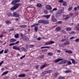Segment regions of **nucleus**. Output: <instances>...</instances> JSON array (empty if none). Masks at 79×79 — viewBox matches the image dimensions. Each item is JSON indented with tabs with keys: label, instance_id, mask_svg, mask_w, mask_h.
I'll return each mask as SVG.
<instances>
[{
	"label": "nucleus",
	"instance_id": "obj_63",
	"mask_svg": "<svg viewBox=\"0 0 79 79\" xmlns=\"http://www.w3.org/2000/svg\"><path fill=\"white\" fill-rule=\"evenodd\" d=\"M42 48H46L45 47H42L41 48V49H42Z\"/></svg>",
	"mask_w": 79,
	"mask_h": 79
},
{
	"label": "nucleus",
	"instance_id": "obj_44",
	"mask_svg": "<svg viewBox=\"0 0 79 79\" xmlns=\"http://www.w3.org/2000/svg\"><path fill=\"white\" fill-rule=\"evenodd\" d=\"M26 49L27 50V49H28V48H29V45H27V44H26Z\"/></svg>",
	"mask_w": 79,
	"mask_h": 79
},
{
	"label": "nucleus",
	"instance_id": "obj_23",
	"mask_svg": "<svg viewBox=\"0 0 79 79\" xmlns=\"http://www.w3.org/2000/svg\"><path fill=\"white\" fill-rule=\"evenodd\" d=\"M45 66H46V64H45L44 65L40 67V69H43V68H45Z\"/></svg>",
	"mask_w": 79,
	"mask_h": 79
},
{
	"label": "nucleus",
	"instance_id": "obj_19",
	"mask_svg": "<svg viewBox=\"0 0 79 79\" xmlns=\"http://www.w3.org/2000/svg\"><path fill=\"white\" fill-rule=\"evenodd\" d=\"M21 50L22 51L24 52H27V49L25 48L24 47L22 48Z\"/></svg>",
	"mask_w": 79,
	"mask_h": 79
},
{
	"label": "nucleus",
	"instance_id": "obj_58",
	"mask_svg": "<svg viewBox=\"0 0 79 79\" xmlns=\"http://www.w3.org/2000/svg\"><path fill=\"white\" fill-rule=\"evenodd\" d=\"M44 55L41 56H40V58H44Z\"/></svg>",
	"mask_w": 79,
	"mask_h": 79
},
{
	"label": "nucleus",
	"instance_id": "obj_34",
	"mask_svg": "<svg viewBox=\"0 0 79 79\" xmlns=\"http://www.w3.org/2000/svg\"><path fill=\"white\" fill-rule=\"evenodd\" d=\"M8 52V49H6L4 51V53H7Z\"/></svg>",
	"mask_w": 79,
	"mask_h": 79
},
{
	"label": "nucleus",
	"instance_id": "obj_30",
	"mask_svg": "<svg viewBox=\"0 0 79 79\" xmlns=\"http://www.w3.org/2000/svg\"><path fill=\"white\" fill-rule=\"evenodd\" d=\"M69 18V15H67L66 16V18L64 19L65 20H67V19H68Z\"/></svg>",
	"mask_w": 79,
	"mask_h": 79
},
{
	"label": "nucleus",
	"instance_id": "obj_41",
	"mask_svg": "<svg viewBox=\"0 0 79 79\" xmlns=\"http://www.w3.org/2000/svg\"><path fill=\"white\" fill-rule=\"evenodd\" d=\"M15 45V43H10L9 45V46H12L13 45Z\"/></svg>",
	"mask_w": 79,
	"mask_h": 79
},
{
	"label": "nucleus",
	"instance_id": "obj_22",
	"mask_svg": "<svg viewBox=\"0 0 79 79\" xmlns=\"http://www.w3.org/2000/svg\"><path fill=\"white\" fill-rule=\"evenodd\" d=\"M66 31H69L71 30V28L70 27H67L66 28Z\"/></svg>",
	"mask_w": 79,
	"mask_h": 79
},
{
	"label": "nucleus",
	"instance_id": "obj_31",
	"mask_svg": "<svg viewBox=\"0 0 79 79\" xmlns=\"http://www.w3.org/2000/svg\"><path fill=\"white\" fill-rule=\"evenodd\" d=\"M48 55H49V56H52L53 55V53H52V52H49L48 53Z\"/></svg>",
	"mask_w": 79,
	"mask_h": 79
},
{
	"label": "nucleus",
	"instance_id": "obj_6",
	"mask_svg": "<svg viewBox=\"0 0 79 79\" xmlns=\"http://www.w3.org/2000/svg\"><path fill=\"white\" fill-rule=\"evenodd\" d=\"M16 17V18L17 17H19V14L16 12H14L13 13V17Z\"/></svg>",
	"mask_w": 79,
	"mask_h": 79
},
{
	"label": "nucleus",
	"instance_id": "obj_33",
	"mask_svg": "<svg viewBox=\"0 0 79 79\" xmlns=\"http://www.w3.org/2000/svg\"><path fill=\"white\" fill-rule=\"evenodd\" d=\"M56 10H57V9H56V8H54V9H53L52 10L50 11V12H53V11H56Z\"/></svg>",
	"mask_w": 79,
	"mask_h": 79
},
{
	"label": "nucleus",
	"instance_id": "obj_3",
	"mask_svg": "<svg viewBox=\"0 0 79 79\" xmlns=\"http://www.w3.org/2000/svg\"><path fill=\"white\" fill-rule=\"evenodd\" d=\"M38 23L45 24L49 23V22H48V21L45 20H40L38 21Z\"/></svg>",
	"mask_w": 79,
	"mask_h": 79
},
{
	"label": "nucleus",
	"instance_id": "obj_21",
	"mask_svg": "<svg viewBox=\"0 0 79 79\" xmlns=\"http://www.w3.org/2000/svg\"><path fill=\"white\" fill-rule=\"evenodd\" d=\"M36 6L37 7H41V6H42V4L40 3H38L36 5Z\"/></svg>",
	"mask_w": 79,
	"mask_h": 79
},
{
	"label": "nucleus",
	"instance_id": "obj_51",
	"mask_svg": "<svg viewBox=\"0 0 79 79\" xmlns=\"http://www.w3.org/2000/svg\"><path fill=\"white\" fill-rule=\"evenodd\" d=\"M68 44L66 43L65 42V43H64L63 44V45H67Z\"/></svg>",
	"mask_w": 79,
	"mask_h": 79
},
{
	"label": "nucleus",
	"instance_id": "obj_59",
	"mask_svg": "<svg viewBox=\"0 0 79 79\" xmlns=\"http://www.w3.org/2000/svg\"><path fill=\"white\" fill-rule=\"evenodd\" d=\"M19 43V41H17L15 42V43H14V44H18Z\"/></svg>",
	"mask_w": 79,
	"mask_h": 79
},
{
	"label": "nucleus",
	"instance_id": "obj_49",
	"mask_svg": "<svg viewBox=\"0 0 79 79\" xmlns=\"http://www.w3.org/2000/svg\"><path fill=\"white\" fill-rule=\"evenodd\" d=\"M65 42H66V43L67 44V45L69 44V41H66Z\"/></svg>",
	"mask_w": 79,
	"mask_h": 79
},
{
	"label": "nucleus",
	"instance_id": "obj_61",
	"mask_svg": "<svg viewBox=\"0 0 79 79\" xmlns=\"http://www.w3.org/2000/svg\"><path fill=\"white\" fill-rule=\"evenodd\" d=\"M35 24H34L33 25H31V27H35Z\"/></svg>",
	"mask_w": 79,
	"mask_h": 79
},
{
	"label": "nucleus",
	"instance_id": "obj_4",
	"mask_svg": "<svg viewBox=\"0 0 79 79\" xmlns=\"http://www.w3.org/2000/svg\"><path fill=\"white\" fill-rule=\"evenodd\" d=\"M13 48L14 50H21L20 48L16 46H14L13 47Z\"/></svg>",
	"mask_w": 79,
	"mask_h": 79
},
{
	"label": "nucleus",
	"instance_id": "obj_43",
	"mask_svg": "<svg viewBox=\"0 0 79 79\" xmlns=\"http://www.w3.org/2000/svg\"><path fill=\"white\" fill-rule=\"evenodd\" d=\"M47 50H48L47 49H43L42 50V52H47Z\"/></svg>",
	"mask_w": 79,
	"mask_h": 79
},
{
	"label": "nucleus",
	"instance_id": "obj_36",
	"mask_svg": "<svg viewBox=\"0 0 79 79\" xmlns=\"http://www.w3.org/2000/svg\"><path fill=\"white\" fill-rule=\"evenodd\" d=\"M72 6H71L70 7H69L68 9V11H71V10H72Z\"/></svg>",
	"mask_w": 79,
	"mask_h": 79
},
{
	"label": "nucleus",
	"instance_id": "obj_60",
	"mask_svg": "<svg viewBox=\"0 0 79 79\" xmlns=\"http://www.w3.org/2000/svg\"><path fill=\"white\" fill-rule=\"evenodd\" d=\"M3 63V61H2L0 63V66Z\"/></svg>",
	"mask_w": 79,
	"mask_h": 79
},
{
	"label": "nucleus",
	"instance_id": "obj_16",
	"mask_svg": "<svg viewBox=\"0 0 79 79\" xmlns=\"http://www.w3.org/2000/svg\"><path fill=\"white\" fill-rule=\"evenodd\" d=\"M27 27V26L25 25H23L19 26V27H21V28H24L25 27Z\"/></svg>",
	"mask_w": 79,
	"mask_h": 79
},
{
	"label": "nucleus",
	"instance_id": "obj_64",
	"mask_svg": "<svg viewBox=\"0 0 79 79\" xmlns=\"http://www.w3.org/2000/svg\"><path fill=\"white\" fill-rule=\"evenodd\" d=\"M58 76V73H56L55 74V77H56V76Z\"/></svg>",
	"mask_w": 79,
	"mask_h": 79
},
{
	"label": "nucleus",
	"instance_id": "obj_50",
	"mask_svg": "<svg viewBox=\"0 0 79 79\" xmlns=\"http://www.w3.org/2000/svg\"><path fill=\"white\" fill-rule=\"evenodd\" d=\"M3 52H4V50H2L0 52V54H2V53H3Z\"/></svg>",
	"mask_w": 79,
	"mask_h": 79
},
{
	"label": "nucleus",
	"instance_id": "obj_17",
	"mask_svg": "<svg viewBox=\"0 0 79 79\" xmlns=\"http://www.w3.org/2000/svg\"><path fill=\"white\" fill-rule=\"evenodd\" d=\"M66 53H72L73 51L71 50H66L65 51Z\"/></svg>",
	"mask_w": 79,
	"mask_h": 79
},
{
	"label": "nucleus",
	"instance_id": "obj_28",
	"mask_svg": "<svg viewBox=\"0 0 79 79\" xmlns=\"http://www.w3.org/2000/svg\"><path fill=\"white\" fill-rule=\"evenodd\" d=\"M65 73H71V70H67L65 71Z\"/></svg>",
	"mask_w": 79,
	"mask_h": 79
},
{
	"label": "nucleus",
	"instance_id": "obj_46",
	"mask_svg": "<svg viewBox=\"0 0 79 79\" xmlns=\"http://www.w3.org/2000/svg\"><path fill=\"white\" fill-rule=\"evenodd\" d=\"M43 73L44 74H47L48 73L47 72V71H44V72Z\"/></svg>",
	"mask_w": 79,
	"mask_h": 79
},
{
	"label": "nucleus",
	"instance_id": "obj_47",
	"mask_svg": "<svg viewBox=\"0 0 79 79\" xmlns=\"http://www.w3.org/2000/svg\"><path fill=\"white\" fill-rule=\"evenodd\" d=\"M59 2H60V3H63V2H64V1L63 0H59Z\"/></svg>",
	"mask_w": 79,
	"mask_h": 79
},
{
	"label": "nucleus",
	"instance_id": "obj_18",
	"mask_svg": "<svg viewBox=\"0 0 79 79\" xmlns=\"http://www.w3.org/2000/svg\"><path fill=\"white\" fill-rule=\"evenodd\" d=\"M14 37L15 39H18V38H19V34L17 33L15 34L14 35Z\"/></svg>",
	"mask_w": 79,
	"mask_h": 79
},
{
	"label": "nucleus",
	"instance_id": "obj_55",
	"mask_svg": "<svg viewBox=\"0 0 79 79\" xmlns=\"http://www.w3.org/2000/svg\"><path fill=\"white\" fill-rule=\"evenodd\" d=\"M44 13H45L46 14H47V13H48V12L47 10H45L44 11Z\"/></svg>",
	"mask_w": 79,
	"mask_h": 79
},
{
	"label": "nucleus",
	"instance_id": "obj_10",
	"mask_svg": "<svg viewBox=\"0 0 79 79\" xmlns=\"http://www.w3.org/2000/svg\"><path fill=\"white\" fill-rule=\"evenodd\" d=\"M17 40L13 38L10 39L9 41L11 43H13V42H16V41Z\"/></svg>",
	"mask_w": 79,
	"mask_h": 79
},
{
	"label": "nucleus",
	"instance_id": "obj_48",
	"mask_svg": "<svg viewBox=\"0 0 79 79\" xmlns=\"http://www.w3.org/2000/svg\"><path fill=\"white\" fill-rule=\"evenodd\" d=\"M47 71L48 73H52V70H49Z\"/></svg>",
	"mask_w": 79,
	"mask_h": 79
},
{
	"label": "nucleus",
	"instance_id": "obj_5",
	"mask_svg": "<svg viewBox=\"0 0 79 79\" xmlns=\"http://www.w3.org/2000/svg\"><path fill=\"white\" fill-rule=\"evenodd\" d=\"M22 39L25 42H27L29 40V38H27V36H24L22 38Z\"/></svg>",
	"mask_w": 79,
	"mask_h": 79
},
{
	"label": "nucleus",
	"instance_id": "obj_38",
	"mask_svg": "<svg viewBox=\"0 0 79 79\" xmlns=\"http://www.w3.org/2000/svg\"><path fill=\"white\" fill-rule=\"evenodd\" d=\"M25 55H24V56H23L21 57H20V59L22 60V59H23V58H25Z\"/></svg>",
	"mask_w": 79,
	"mask_h": 79
},
{
	"label": "nucleus",
	"instance_id": "obj_62",
	"mask_svg": "<svg viewBox=\"0 0 79 79\" xmlns=\"http://www.w3.org/2000/svg\"><path fill=\"white\" fill-rule=\"evenodd\" d=\"M46 48H50V46H47L45 47Z\"/></svg>",
	"mask_w": 79,
	"mask_h": 79
},
{
	"label": "nucleus",
	"instance_id": "obj_1",
	"mask_svg": "<svg viewBox=\"0 0 79 79\" xmlns=\"http://www.w3.org/2000/svg\"><path fill=\"white\" fill-rule=\"evenodd\" d=\"M21 4L20 3H18V4H16L14 5V6H13L12 7L10 8V10L11 11H13V10H16L18 8L21 6Z\"/></svg>",
	"mask_w": 79,
	"mask_h": 79
},
{
	"label": "nucleus",
	"instance_id": "obj_56",
	"mask_svg": "<svg viewBox=\"0 0 79 79\" xmlns=\"http://www.w3.org/2000/svg\"><path fill=\"white\" fill-rule=\"evenodd\" d=\"M62 23V22L61 21H58V22L57 23V24H61V23Z\"/></svg>",
	"mask_w": 79,
	"mask_h": 79
},
{
	"label": "nucleus",
	"instance_id": "obj_8",
	"mask_svg": "<svg viewBox=\"0 0 79 79\" xmlns=\"http://www.w3.org/2000/svg\"><path fill=\"white\" fill-rule=\"evenodd\" d=\"M54 43H55L54 41H51L46 43H45V45H51L53 44H54Z\"/></svg>",
	"mask_w": 79,
	"mask_h": 79
},
{
	"label": "nucleus",
	"instance_id": "obj_9",
	"mask_svg": "<svg viewBox=\"0 0 79 79\" xmlns=\"http://www.w3.org/2000/svg\"><path fill=\"white\" fill-rule=\"evenodd\" d=\"M51 19L52 21L53 22H56V21H57V20H56V19L55 18L54 15H52Z\"/></svg>",
	"mask_w": 79,
	"mask_h": 79
},
{
	"label": "nucleus",
	"instance_id": "obj_12",
	"mask_svg": "<svg viewBox=\"0 0 79 79\" xmlns=\"http://www.w3.org/2000/svg\"><path fill=\"white\" fill-rule=\"evenodd\" d=\"M67 61H68V60H61L60 61V63L61 64H63V63L65 64V63H67Z\"/></svg>",
	"mask_w": 79,
	"mask_h": 79
},
{
	"label": "nucleus",
	"instance_id": "obj_29",
	"mask_svg": "<svg viewBox=\"0 0 79 79\" xmlns=\"http://www.w3.org/2000/svg\"><path fill=\"white\" fill-rule=\"evenodd\" d=\"M71 60L72 61V63H73V64H75V63H76V61H75V60H74V59H71Z\"/></svg>",
	"mask_w": 79,
	"mask_h": 79
},
{
	"label": "nucleus",
	"instance_id": "obj_57",
	"mask_svg": "<svg viewBox=\"0 0 79 79\" xmlns=\"http://www.w3.org/2000/svg\"><path fill=\"white\" fill-rule=\"evenodd\" d=\"M74 39V37H73V36H72V37H71V38H69V39L70 40H71V39Z\"/></svg>",
	"mask_w": 79,
	"mask_h": 79
},
{
	"label": "nucleus",
	"instance_id": "obj_54",
	"mask_svg": "<svg viewBox=\"0 0 79 79\" xmlns=\"http://www.w3.org/2000/svg\"><path fill=\"white\" fill-rule=\"evenodd\" d=\"M40 39H41V38L40 37H38V38H37V40H40Z\"/></svg>",
	"mask_w": 79,
	"mask_h": 79
},
{
	"label": "nucleus",
	"instance_id": "obj_45",
	"mask_svg": "<svg viewBox=\"0 0 79 79\" xmlns=\"http://www.w3.org/2000/svg\"><path fill=\"white\" fill-rule=\"evenodd\" d=\"M67 64L69 65L71 64V62L70 61H69L68 62Z\"/></svg>",
	"mask_w": 79,
	"mask_h": 79
},
{
	"label": "nucleus",
	"instance_id": "obj_26",
	"mask_svg": "<svg viewBox=\"0 0 79 79\" xmlns=\"http://www.w3.org/2000/svg\"><path fill=\"white\" fill-rule=\"evenodd\" d=\"M7 15L8 16H11V17L13 16V15L11 14V13L9 12L7 13Z\"/></svg>",
	"mask_w": 79,
	"mask_h": 79
},
{
	"label": "nucleus",
	"instance_id": "obj_42",
	"mask_svg": "<svg viewBox=\"0 0 79 79\" xmlns=\"http://www.w3.org/2000/svg\"><path fill=\"white\" fill-rule=\"evenodd\" d=\"M59 79H64V78L62 77H60L59 78Z\"/></svg>",
	"mask_w": 79,
	"mask_h": 79
},
{
	"label": "nucleus",
	"instance_id": "obj_27",
	"mask_svg": "<svg viewBox=\"0 0 79 79\" xmlns=\"http://www.w3.org/2000/svg\"><path fill=\"white\" fill-rule=\"evenodd\" d=\"M5 22L6 23V24H11V22H10L9 20H6L5 21Z\"/></svg>",
	"mask_w": 79,
	"mask_h": 79
},
{
	"label": "nucleus",
	"instance_id": "obj_15",
	"mask_svg": "<svg viewBox=\"0 0 79 79\" xmlns=\"http://www.w3.org/2000/svg\"><path fill=\"white\" fill-rule=\"evenodd\" d=\"M61 60H62V59H58L54 60V62H55V63H57V62H59V61H61Z\"/></svg>",
	"mask_w": 79,
	"mask_h": 79
},
{
	"label": "nucleus",
	"instance_id": "obj_14",
	"mask_svg": "<svg viewBox=\"0 0 79 79\" xmlns=\"http://www.w3.org/2000/svg\"><path fill=\"white\" fill-rule=\"evenodd\" d=\"M62 5L64 6H67V3L65 1H64L62 2Z\"/></svg>",
	"mask_w": 79,
	"mask_h": 79
},
{
	"label": "nucleus",
	"instance_id": "obj_39",
	"mask_svg": "<svg viewBox=\"0 0 79 79\" xmlns=\"http://www.w3.org/2000/svg\"><path fill=\"white\" fill-rule=\"evenodd\" d=\"M34 47V45H31L29 46V48H33V47Z\"/></svg>",
	"mask_w": 79,
	"mask_h": 79
},
{
	"label": "nucleus",
	"instance_id": "obj_53",
	"mask_svg": "<svg viewBox=\"0 0 79 79\" xmlns=\"http://www.w3.org/2000/svg\"><path fill=\"white\" fill-rule=\"evenodd\" d=\"M61 32H64V33H66V31H65L64 30H61Z\"/></svg>",
	"mask_w": 79,
	"mask_h": 79
},
{
	"label": "nucleus",
	"instance_id": "obj_24",
	"mask_svg": "<svg viewBox=\"0 0 79 79\" xmlns=\"http://www.w3.org/2000/svg\"><path fill=\"white\" fill-rule=\"evenodd\" d=\"M8 73V71H6L5 72H4L2 75V76H4V75H5V74H7Z\"/></svg>",
	"mask_w": 79,
	"mask_h": 79
},
{
	"label": "nucleus",
	"instance_id": "obj_7",
	"mask_svg": "<svg viewBox=\"0 0 79 79\" xmlns=\"http://www.w3.org/2000/svg\"><path fill=\"white\" fill-rule=\"evenodd\" d=\"M20 2V0H13L11 3V5H13L14 4H15V3H18V2Z\"/></svg>",
	"mask_w": 79,
	"mask_h": 79
},
{
	"label": "nucleus",
	"instance_id": "obj_13",
	"mask_svg": "<svg viewBox=\"0 0 79 79\" xmlns=\"http://www.w3.org/2000/svg\"><path fill=\"white\" fill-rule=\"evenodd\" d=\"M61 28L60 27H57L55 29V30L56 31H57V32L59 31H60V30H61Z\"/></svg>",
	"mask_w": 79,
	"mask_h": 79
},
{
	"label": "nucleus",
	"instance_id": "obj_52",
	"mask_svg": "<svg viewBox=\"0 0 79 79\" xmlns=\"http://www.w3.org/2000/svg\"><path fill=\"white\" fill-rule=\"evenodd\" d=\"M39 65H36L35 66V68L36 69H37L38 68H39Z\"/></svg>",
	"mask_w": 79,
	"mask_h": 79
},
{
	"label": "nucleus",
	"instance_id": "obj_35",
	"mask_svg": "<svg viewBox=\"0 0 79 79\" xmlns=\"http://www.w3.org/2000/svg\"><path fill=\"white\" fill-rule=\"evenodd\" d=\"M35 31L36 32V31H37V29H38V28L37 27H35Z\"/></svg>",
	"mask_w": 79,
	"mask_h": 79
},
{
	"label": "nucleus",
	"instance_id": "obj_2",
	"mask_svg": "<svg viewBox=\"0 0 79 79\" xmlns=\"http://www.w3.org/2000/svg\"><path fill=\"white\" fill-rule=\"evenodd\" d=\"M63 12V10H58L55 14V16L57 18L60 16L62 14V13Z\"/></svg>",
	"mask_w": 79,
	"mask_h": 79
},
{
	"label": "nucleus",
	"instance_id": "obj_40",
	"mask_svg": "<svg viewBox=\"0 0 79 79\" xmlns=\"http://www.w3.org/2000/svg\"><path fill=\"white\" fill-rule=\"evenodd\" d=\"M64 41H66V39H62L61 40V42H64Z\"/></svg>",
	"mask_w": 79,
	"mask_h": 79
},
{
	"label": "nucleus",
	"instance_id": "obj_25",
	"mask_svg": "<svg viewBox=\"0 0 79 79\" xmlns=\"http://www.w3.org/2000/svg\"><path fill=\"white\" fill-rule=\"evenodd\" d=\"M75 28L77 31H79V24H78L77 25L76 27Z\"/></svg>",
	"mask_w": 79,
	"mask_h": 79
},
{
	"label": "nucleus",
	"instance_id": "obj_20",
	"mask_svg": "<svg viewBox=\"0 0 79 79\" xmlns=\"http://www.w3.org/2000/svg\"><path fill=\"white\" fill-rule=\"evenodd\" d=\"M19 77H25V74H20L18 76Z\"/></svg>",
	"mask_w": 79,
	"mask_h": 79
},
{
	"label": "nucleus",
	"instance_id": "obj_37",
	"mask_svg": "<svg viewBox=\"0 0 79 79\" xmlns=\"http://www.w3.org/2000/svg\"><path fill=\"white\" fill-rule=\"evenodd\" d=\"M75 42H77V43L79 42V39H76L75 40Z\"/></svg>",
	"mask_w": 79,
	"mask_h": 79
},
{
	"label": "nucleus",
	"instance_id": "obj_32",
	"mask_svg": "<svg viewBox=\"0 0 79 79\" xmlns=\"http://www.w3.org/2000/svg\"><path fill=\"white\" fill-rule=\"evenodd\" d=\"M50 16H51V15H45L44 16L45 17V18H46L48 19V18H49Z\"/></svg>",
	"mask_w": 79,
	"mask_h": 79
},
{
	"label": "nucleus",
	"instance_id": "obj_11",
	"mask_svg": "<svg viewBox=\"0 0 79 79\" xmlns=\"http://www.w3.org/2000/svg\"><path fill=\"white\" fill-rule=\"evenodd\" d=\"M46 7L47 9L49 10H52V7H51L49 5H47L46 6Z\"/></svg>",
	"mask_w": 79,
	"mask_h": 79
}]
</instances>
